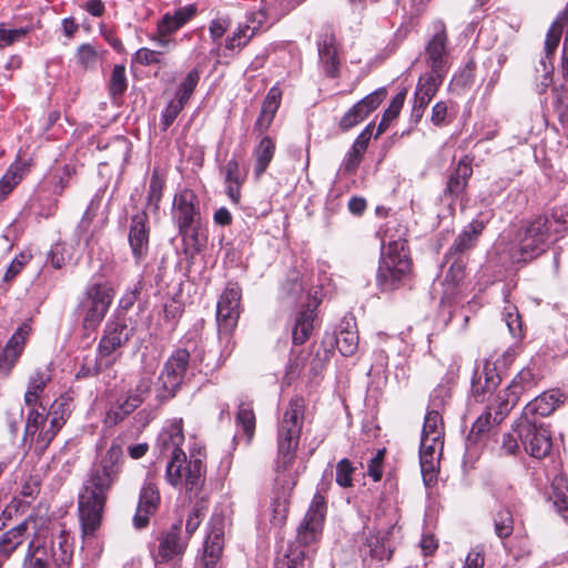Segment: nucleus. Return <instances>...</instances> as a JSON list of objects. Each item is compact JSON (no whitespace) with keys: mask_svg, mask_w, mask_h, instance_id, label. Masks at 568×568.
<instances>
[{"mask_svg":"<svg viewBox=\"0 0 568 568\" xmlns=\"http://www.w3.org/2000/svg\"><path fill=\"white\" fill-rule=\"evenodd\" d=\"M304 413V399L300 396L292 397L277 425V456L274 466V503L277 508H285L288 504L298 476L305 468L296 462Z\"/></svg>","mask_w":568,"mask_h":568,"instance_id":"obj_1","label":"nucleus"},{"mask_svg":"<svg viewBox=\"0 0 568 568\" xmlns=\"http://www.w3.org/2000/svg\"><path fill=\"white\" fill-rule=\"evenodd\" d=\"M121 470L122 449L118 445H112L87 474L78 496L83 535L93 536L100 527L108 496L119 480Z\"/></svg>","mask_w":568,"mask_h":568,"instance_id":"obj_2","label":"nucleus"},{"mask_svg":"<svg viewBox=\"0 0 568 568\" xmlns=\"http://www.w3.org/2000/svg\"><path fill=\"white\" fill-rule=\"evenodd\" d=\"M325 515V498L316 493L313 496L303 521L297 528L296 542L288 545L286 551L276 559L274 568L305 567L306 552L304 547L316 542L321 537Z\"/></svg>","mask_w":568,"mask_h":568,"instance_id":"obj_3","label":"nucleus"},{"mask_svg":"<svg viewBox=\"0 0 568 568\" xmlns=\"http://www.w3.org/2000/svg\"><path fill=\"white\" fill-rule=\"evenodd\" d=\"M205 455L201 450L179 454L171 457L166 465L165 478L168 483L183 493L190 500L200 496L205 483Z\"/></svg>","mask_w":568,"mask_h":568,"instance_id":"obj_4","label":"nucleus"},{"mask_svg":"<svg viewBox=\"0 0 568 568\" xmlns=\"http://www.w3.org/2000/svg\"><path fill=\"white\" fill-rule=\"evenodd\" d=\"M114 297L112 286L106 282L90 283L77 306L82 327L87 332L95 331L104 320Z\"/></svg>","mask_w":568,"mask_h":568,"instance_id":"obj_5","label":"nucleus"},{"mask_svg":"<svg viewBox=\"0 0 568 568\" xmlns=\"http://www.w3.org/2000/svg\"><path fill=\"white\" fill-rule=\"evenodd\" d=\"M403 240L389 241L379 261L376 283L383 292L396 290L410 271V260Z\"/></svg>","mask_w":568,"mask_h":568,"instance_id":"obj_6","label":"nucleus"},{"mask_svg":"<svg viewBox=\"0 0 568 568\" xmlns=\"http://www.w3.org/2000/svg\"><path fill=\"white\" fill-rule=\"evenodd\" d=\"M172 220L182 237L197 241L201 211L197 195L192 190L183 189L174 195Z\"/></svg>","mask_w":568,"mask_h":568,"instance_id":"obj_7","label":"nucleus"},{"mask_svg":"<svg viewBox=\"0 0 568 568\" xmlns=\"http://www.w3.org/2000/svg\"><path fill=\"white\" fill-rule=\"evenodd\" d=\"M63 427L61 415L50 419L43 413L31 408L28 413L24 438L29 439L30 447L38 456H42L51 442Z\"/></svg>","mask_w":568,"mask_h":568,"instance_id":"obj_8","label":"nucleus"},{"mask_svg":"<svg viewBox=\"0 0 568 568\" xmlns=\"http://www.w3.org/2000/svg\"><path fill=\"white\" fill-rule=\"evenodd\" d=\"M550 220L537 216L528 222L517 234V245L520 262H528L546 251L549 242Z\"/></svg>","mask_w":568,"mask_h":568,"instance_id":"obj_9","label":"nucleus"},{"mask_svg":"<svg viewBox=\"0 0 568 568\" xmlns=\"http://www.w3.org/2000/svg\"><path fill=\"white\" fill-rule=\"evenodd\" d=\"M537 374L527 366L513 378L511 383L495 394L496 414L494 420L501 423L514 408L519 397L537 385Z\"/></svg>","mask_w":568,"mask_h":568,"instance_id":"obj_10","label":"nucleus"},{"mask_svg":"<svg viewBox=\"0 0 568 568\" xmlns=\"http://www.w3.org/2000/svg\"><path fill=\"white\" fill-rule=\"evenodd\" d=\"M516 432L524 450L531 457L541 459L550 453L552 446L550 432L537 419L519 417Z\"/></svg>","mask_w":568,"mask_h":568,"instance_id":"obj_11","label":"nucleus"},{"mask_svg":"<svg viewBox=\"0 0 568 568\" xmlns=\"http://www.w3.org/2000/svg\"><path fill=\"white\" fill-rule=\"evenodd\" d=\"M195 358L191 359L189 351L178 348L165 362L159 376V385L162 398H171L180 388L189 366L195 364Z\"/></svg>","mask_w":568,"mask_h":568,"instance_id":"obj_12","label":"nucleus"},{"mask_svg":"<svg viewBox=\"0 0 568 568\" xmlns=\"http://www.w3.org/2000/svg\"><path fill=\"white\" fill-rule=\"evenodd\" d=\"M158 546L152 551L155 565L180 561L187 548V538L182 535L181 523L171 525L156 537Z\"/></svg>","mask_w":568,"mask_h":568,"instance_id":"obj_13","label":"nucleus"},{"mask_svg":"<svg viewBox=\"0 0 568 568\" xmlns=\"http://www.w3.org/2000/svg\"><path fill=\"white\" fill-rule=\"evenodd\" d=\"M241 288L229 284L219 298L216 322L220 338H227L237 325L240 317Z\"/></svg>","mask_w":568,"mask_h":568,"instance_id":"obj_14","label":"nucleus"},{"mask_svg":"<svg viewBox=\"0 0 568 568\" xmlns=\"http://www.w3.org/2000/svg\"><path fill=\"white\" fill-rule=\"evenodd\" d=\"M31 327L23 323L20 325L4 346H0V374L9 376L23 353Z\"/></svg>","mask_w":568,"mask_h":568,"instance_id":"obj_15","label":"nucleus"},{"mask_svg":"<svg viewBox=\"0 0 568 568\" xmlns=\"http://www.w3.org/2000/svg\"><path fill=\"white\" fill-rule=\"evenodd\" d=\"M434 31V36L425 47L426 63L432 70H440L446 72L448 58V37L445 23L442 20L435 21Z\"/></svg>","mask_w":568,"mask_h":568,"instance_id":"obj_16","label":"nucleus"},{"mask_svg":"<svg viewBox=\"0 0 568 568\" xmlns=\"http://www.w3.org/2000/svg\"><path fill=\"white\" fill-rule=\"evenodd\" d=\"M151 384L150 377H141L135 387L128 393L126 397L123 400L119 399L116 406L108 413V419L118 423L134 412L150 394Z\"/></svg>","mask_w":568,"mask_h":568,"instance_id":"obj_17","label":"nucleus"},{"mask_svg":"<svg viewBox=\"0 0 568 568\" xmlns=\"http://www.w3.org/2000/svg\"><path fill=\"white\" fill-rule=\"evenodd\" d=\"M134 328L123 320H110L104 327L103 336L99 343L101 356H110L118 348L122 347L132 337Z\"/></svg>","mask_w":568,"mask_h":568,"instance_id":"obj_18","label":"nucleus"},{"mask_svg":"<svg viewBox=\"0 0 568 568\" xmlns=\"http://www.w3.org/2000/svg\"><path fill=\"white\" fill-rule=\"evenodd\" d=\"M150 226L148 214L142 211L131 217L129 244L136 262L142 261L149 252Z\"/></svg>","mask_w":568,"mask_h":568,"instance_id":"obj_19","label":"nucleus"},{"mask_svg":"<svg viewBox=\"0 0 568 568\" xmlns=\"http://www.w3.org/2000/svg\"><path fill=\"white\" fill-rule=\"evenodd\" d=\"M562 33V27L559 20H556L549 28L545 40V57L539 61L536 67L537 80H540L541 85L547 87L551 82V74L554 65L551 63L552 55L558 48Z\"/></svg>","mask_w":568,"mask_h":568,"instance_id":"obj_20","label":"nucleus"},{"mask_svg":"<svg viewBox=\"0 0 568 568\" xmlns=\"http://www.w3.org/2000/svg\"><path fill=\"white\" fill-rule=\"evenodd\" d=\"M159 504L160 493L156 485L152 481H145L141 488L138 508L133 517L134 527L138 529L146 527Z\"/></svg>","mask_w":568,"mask_h":568,"instance_id":"obj_21","label":"nucleus"},{"mask_svg":"<svg viewBox=\"0 0 568 568\" xmlns=\"http://www.w3.org/2000/svg\"><path fill=\"white\" fill-rule=\"evenodd\" d=\"M321 65L326 75L335 78L339 71V54L335 34L331 30L321 33L317 41Z\"/></svg>","mask_w":568,"mask_h":568,"instance_id":"obj_22","label":"nucleus"},{"mask_svg":"<svg viewBox=\"0 0 568 568\" xmlns=\"http://www.w3.org/2000/svg\"><path fill=\"white\" fill-rule=\"evenodd\" d=\"M501 378L489 363L484 365L481 373H476L471 383V396L477 403H484L494 399V392L499 386Z\"/></svg>","mask_w":568,"mask_h":568,"instance_id":"obj_23","label":"nucleus"},{"mask_svg":"<svg viewBox=\"0 0 568 568\" xmlns=\"http://www.w3.org/2000/svg\"><path fill=\"white\" fill-rule=\"evenodd\" d=\"M485 229V223L480 220H473L469 224H467L463 231L458 234V236L453 242L448 252L445 255V258L452 257H460L473 250L479 236L481 235Z\"/></svg>","mask_w":568,"mask_h":568,"instance_id":"obj_24","label":"nucleus"},{"mask_svg":"<svg viewBox=\"0 0 568 568\" xmlns=\"http://www.w3.org/2000/svg\"><path fill=\"white\" fill-rule=\"evenodd\" d=\"M184 443L183 422L182 419H173L160 432L156 439V448L162 455H171L175 457L179 454H185L181 449Z\"/></svg>","mask_w":568,"mask_h":568,"instance_id":"obj_25","label":"nucleus"},{"mask_svg":"<svg viewBox=\"0 0 568 568\" xmlns=\"http://www.w3.org/2000/svg\"><path fill=\"white\" fill-rule=\"evenodd\" d=\"M564 398L565 395L559 390L544 392L525 406L520 417L537 419V416H548L564 402Z\"/></svg>","mask_w":568,"mask_h":568,"instance_id":"obj_26","label":"nucleus"},{"mask_svg":"<svg viewBox=\"0 0 568 568\" xmlns=\"http://www.w3.org/2000/svg\"><path fill=\"white\" fill-rule=\"evenodd\" d=\"M358 332L354 317H344L338 324L335 344L343 356H352L358 348Z\"/></svg>","mask_w":568,"mask_h":568,"instance_id":"obj_27","label":"nucleus"},{"mask_svg":"<svg viewBox=\"0 0 568 568\" xmlns=\"http://www.w3.org/2000/svg\"><path fill=\"white\" fill-rule=\"evenodd\" d=\"M52 379L51 364L37 367L30 375L27 390L24 394V403L27 406H34L44 392L48 383Z\"/></svg>","mask_w":568,"mask_h":568,"instance_id":"obj_28","label":"nucleus"},{"mask_svg":"<svg viewBox=\"0 0 568 568\" xmlns=\"http://www.w3.org/2000/svg\"><path fill=\"white\" fill-rule=\"evenodd\" d=\"M282 90L278 87H272L262 104L260 115L255 122L254 130L263 133L271 126L274 116L281 105Z\"/></svg>","mask_w":568,"mask_h":568,"instance_id":"obj_29","label":"nucleus"},{"mask_svg":"<svg viewBox=\"0 0 568 568\" xmlns=\"http://www.w3.org/2000/svg\"><path fill=\"white\" fill-rule=\"evenodd\" d=\"M471 174L473 168L469 160L466 156L462 158L448 178L445 194L453 199L462 195L467 187Z\"/></svg>","mask_w":568,"mask_h":568,"instance_id":"obj_30","label":"nucleus"},{"mask_svg":"<svg viewBox=\"0 0 568 568\" xmlns=\"http://www.w3.org/2000/svg\"><path fill=\"white\" fill-rule=\"evenodd\" d=\"M444 392L443 388L435 389L434 394L432 395V404L434 408L428 409L423 425L422 430V437H432L435 438H443L444 439V422L443 417L439 414V412L436 409L439 405L443 404V400L440 403H436L437 393Z\"/></svg>","mask_w":568,"mask_h":568,"instance_id":"obj_31","label":"nucleus"},{"mask_svg":"<svg viewBox=\"0 0 568 568\" xmlns=\"http://www.w3.org/2000/svg\"><path fill=\"white\" fill-rule=\"evenodd\" d=\"M73 550L69 541V536L61 531L51 541V555L49 561L52 560L55 568H69L72 561Z\"/></svg>","mask_w":568,"mask_h":568,"instance_id":"obj_32","label":"nucleus"},{"mask_svg":"<svg viewBox=\"0 0 568 568\" xmlns=\"http://www.w3.org/2000/svg\"><path fill=\"white\" fill-rule=\"evenodd\" d=\"M314 318L315 308L307 306L306 308L297 312L292 332L294 344L302 345L310 338L313 331Z\"/></svg>","mask_w":568,"mask_h":568,"instance_id":"obj_33","label":"nucleus"},{"mask_svg":"<svg viewBox=\"0 0 568 568\" xmlns=\"http://www.w3.org/2000/svg\"><path fill=\"white\" fill-rule=\"evenodd\" d=\"M29 520L26 519L16 527L0 536V557L8 559L11 554L22 545L28 530Z\"/></svg>","mask_w":568,"mask_h":568,"instance_id":"obj_34","label":"nucleus"},{"mask_svg":"<svg viewBox=\"0 0 568 568\" xmlns=\"http://www.w3.org/2000/svg\"><path fill=\"white\" fill-rule=\"evenodd\" d=\"M29 164L26 161H17L9 166L0 180V202L6 200L13 189L21 182L28 172Z\"/></svg>","mask_w":568,"mask_h":568,"instance_id":"obj_35","label":"nucleus"},{"mask_svg":"<svg viewBox=\"0 0 568 568\" xmlns=\"http://www.w3.org/2000/svg\"><path fill=\"white\" fill-rule=\"evenodd\" d=\"M275 153V143L270 136H264L254 149V174L260 178L267 169Z\"/></svg>","mask_w":568,"mask_h":568,"instance_id":"obj_36","label":"nucleus"},{"mask_svg":"<svg viewBox=\"0 0 568 568\" xmlns=\"http://www.w3.org/2000/svg\"><path fill=\"white\" fill-rule=\"evenodd\" d=\"M495 414L496 400L494 398L486 407V410L481 413L473 424L469 437L476 440L480 436L489 432L491 427L499 425L500 423L494 420Z\"/></svg>","mask_w":568,"mask_h":568,"instance_id":"obj_37","label":"nucleus"},{"mask_svg":"<svg viewBox=\"0 0 568 568\" xmlns=\"http://www.w3.org/2000/svg\"><path fill=\"white\" fill-rule=\"evenodd\" d=\"M236 425L245 434L247 444L251 443L255 433V414L251 404L244 402L239 404Z\"/></svg>","mask_w":568,"mask_h":568,"instance_id":"obj_38","label":"nucleus"},{"mask_svg":"<svg viewBox=\"0 0 568 568\" xmlns=\"http://www.w3.org/2000/svg\"><path fill=\"white\" fill-rule=\"evenodd\" d=\"M445 71L440 70H432L420 75L416 91L420 92L424 95L432 97L436 94L439 87L443 83L445 78Z\"/></svg>","mask_w":568,"mask_h":568,"instance_id":"obj_39","label":"nucleus"},{"mask_svg":"<svg viewBox=\"0 0 568 568\" xmlns=\"http://www.w3.org/2000/svg\"><path fill=\"white\" fill-rule=\"evenodd\" d=\"M494 530L496 536L504 540L508 538L514 531L513 514L507 508H501L493 516Z\"/></svg>","mask_w":568,"mask_h":568,"instance_id":"obj_40","label":"nucleus"},{"mask_svg":"<svg viewBox=\"0 0 568 568\" xmlns=\"http://www.w3.org/2000/svg\"><path fill=\"white\" fill-rule=\"evenodd\" d=\"M440 456L442 454L439 453L430 452H426V454H419L420 471L426 485H429L434 479H436Z\"/></svg>","mask_w":568,"mask_h":568,"instance_id":"obj_41","label":"nucleus"},{"mask_svg":"<svg viewBox=\"0 0 568 568\" xmlns=\"http://www.w3.org/2000/svg\"><path fill=\"white\" fill-rule=\"evenodd\" d=\"M163 187H164L163 178L160 175L158 170H153L151 179H150L146 204L149 207H152L154 211H158L160 207Z\"/></svg>","mask_w":568,"mask_h":568,"instance_id":"obj_42","label":"nucleus"},{"mask_svg":"<svg viewBox=\"0 0 568 568\" xmlns=\"http://www.w3.org/2000/svg\"><path fill=\"white\" fill-rule=\"evenodd\" d=\"M199 81L200 72L195 69L191 70L179 85L176 101L185 104L193 94Z\"/></svg>","mask_w":568,"mask_h":568,"instance_id":"obj_43","label":"nucleus"},{"mask_svg":"<svg viewBox=\"0 0 568 568\" xmlns=\"http://www.w3.org/2000/svg\"><path fill=\"white\" fill-rule=\"evenodd\" d=\"M206 508L204 506L203 499L195 503L193 506L191 513L189 514L185 523V536L184 538H187V540L191 538V536L196 531L200 524L205 517Z\"/></svg>","mask_w":568,"mask_h":568,"instance_id":"obj_44","label":"nucleus"},{"mask_svg":"<svg viewBox=\"0 0 568 568\" xmlns=\"http://www.w3.org/2000/svg\"><path fill=\"white\" fill-rule=\"evenodd\" d=\"M74 173V166L70 164H65L62 169L58 170L52 178V192L61 195L64 189L69 186Z\"/></svg>","mask_w":568,"mask_h":568,"instance_id":"obj_45","label":"nucleus"},{"mask_svg":"<svg viewBox=\"0 0 568 568\" xmlns=\"http://www.w3.org/2000/svg\"><path fill=\"white\" fill-rule=\"evenodd\" d=\"M126 77H125V68L124 65L116 64L114 65L110 79V93L115 95H122L126 90Z\"/></svg>","mask_w":568,"mask_h":568,"instance_id":"obj_46","label":"nucleus"},{"mask_svg":"<svg viewBox=\"0 0 568 568\" xmlns=\"http://www.w3.org/2000/svg\"><path fill=\"white\" fill-rule=\"evenodd\" d=\"M366 546L369 548V554L373 558L377 560L389 558L388 550L384 544V536H381L379 532H371L366 538Z\"/></svg>","mask_w":568,"mask_h":568,"instance_id":"obj_47","label":"nucleus"},{"mask_svg":"<svg viewBox=\"0 0 568 568\" xmlns=\"http://www.w3.org/2000/svg\"><path fill=\"white\" fill-rule=\"evenodd\" d=\"M387 95V90L385 88H379L374 92L369 93L356 104L365 112L368 116L371 112L378 108V105L384 101Z\"/></svg>","mask_w":568,"mask_h":568,"instance_id":"obj_48","label":"nucleus"},{"mask_svg":"<svg viewBox=\"0 0 568 568\" xmlns=\"http://www.w3.org/2000/svg\"><path fill=\"white\" fill-rule=\"evenodd\" d=\"M70 413V397L68 395H62L52 403L49 412L44 414V416L51 420L52 417L61 415L64 425Z\"/></svg>","mask_w":568,"mask_h":568,"instance_id":"obj_49","label":"nucleus"},{"mask_svg":"<svg viewBox=\"0 0 568 568\" xmlns=\"http://www.w3.org/2000/svg\"><path fill=\"white\" fill-rule=\"evenodd\" d=\"M27 34L24 28L8 29L4 23H0V49L12 45L20 41Z\"/></svg>","mask_w":568,"mask_h":568,"instance_id":"obj_50","label":"nucleus"},{"mask_svg":"<svg viewBox=\"0 0 568 568\" xmlns=\"http://www.w3.org/2000/svg\"><path fill=\"white\" fill-rule=\"evenodd\" d=\"M31 260V254L29 253H20L19 255H17L12 261L11 263L9 264V266L7 267V271L4 273V276H3V281L9 283L11 282L12 280H14V277L20 274V272L23 270V267L30 262Z\"/></svg>","mask_w":568,"mask_h":568,"instance_id":"obj_51","label":"nucleus"},{"mask_svg":"<svg viewBox=\"0 0 568 568\" xmlns=\"http://www.w3.org/2000/svg\"><path fill=\"white\" fill-rule=\"evenodd\" d=\"M367 115L365 114L362 109L357 104H354L341 119L339 121V128L343 131H347L358 123H361L363 120H365Z\"/></svg>","mask_w":568,"mask_h":568,"instance_id":"obj_52","label":"nucleus"},{"mask_svg":"<svg viewBox=\"0 0 568 568\" xmlns=\"http://www.w3.org/2000/svg\"><path fill=\"white\" fill-rule=\"evenodd\" d=\"M33 544L31 542L29 545V552L27 555V558H30V566L29 568H49V556L47 554V550L44 547H36V549L32 551Z\"/></svg>","mask_w":568,"mask_h":568,"instance_id":"obj_53","label":"nucleus"},{"mask_svg":"<svg viewBox=\"0 0 568 568\" xmlns=\"http://www.w3.org/2000/svg\"><path fill=\"white\" fill-rule=\"evenodd\" d=\"M517 428V420L513 424L511 430L509 433H506L503 437V444L501 448L505 450L506 454L515 455L520 450L521 444L520 439L518 438V432H516Z\"/></svg>","mask_w":568,"mask_h":568,"instance_id":"obj_54","label":"nucleus"},{"mask_svg":"<svg viewBox=\"0 0 568 568\" xmlns=\"http://www.w3.org/2000/svg\"><path fill=\"white\" fill-rule=\"evenodd\" d=\"M354 468L352 467L349 460L344 458L338 462L336 466V483L341 487H351L352 486V474Z\"/></svg>","mask_w":568,"mask_h":568,"instance_id":"obj_55","label":"nucleus"},{"mask_svg":"<svg viewBox=\"0 0 568 568\" xmlns=\"http://www.w3.org/2000/svg\"><path fill=\"white\" fill-rule=\"evenodd\" d=\"M184 104L176 100L171 101L164 111L162 112L161 126L163 131H166L169 126L174 122L179 113L183 110Z\"/></svg>","mask_w":568,"mask_h":568,"instance_id":"obj_56","label":"nucleus"},{"mask_svg":"<svg viewBox=\"0 0 568 568\" xmlns=\"http://www.w3.org/2000/svg\"><path fill=\"white\" fill-rule=\"evenodd\" d=\"M142 288V281H138L131 287H129L128 291L120 298V307L124 311L130 310L133 306V304L139 300Z\"/></svg>","mask_w":568,"mask_h":568,"instance_id":"obj_57","label":"nucleus"},{"mask_svg":"<svg viewBox=\"0 0 568 568\" xmlns=\"http://www.w3.org/2000/svg\"><path fill=\"white\" fill-rule=\"evenodd\" d=\"M253 36V31H251L246 24L240 26L237 31H235L233 36L227 39L226 47L232 50L235 48H241L245 45Z\"/></svg>","mask_w":568,"mask_h":568,"instance_id":"obj_58","label":"nucleus"},{"mask_svg":"<svg viewBox=\"0 0 568 568\" xmlns=\"http://www.w3.org/2000/svg\"><path fill=\"white\" fill-rule=\"evenodd\" d=\"M77 58L82 67L90 68L97 63L98 54L92 45L82 44L78 48Z\"/></svg>","mask_w":568,"mask_h":568,"instance_id":"obj_59","label":"nucleus"},{"mask_svg":"<svg viewBox=\"0 0 568 568\" xmlns=\"http://www.w3.org/2000/svg\"><path fill=\"white\" fill-rule=\"evenodd\" d=\"M182 26L173 14L166 13L158 22V33L161 37H168L179 30Z\"/></svg>","mask_w":568,"mask_h":568,"instance_id":"obj_60","label":"nucleus"},{"mask_svg":"<svg viewBox=\"0 0 568 568\" xmlns=\"http://www.w3.org/2000/svg\"><path fill=\"white\" fill-rule=\"evenodd\" d=\"M161 53L162 52L160 51L151 50L148 48H141L135 52L133 57V62H136L142 65L155 64L160 62Z\"/></svg>","mask_w":568,"mask_h":568,"instance_id":"obj_61","label":"nucleus"},{"mask_svg":"<svg viewBox=\"0 0 568 568\" xmlns=\"http://www.w3.org/2000/svg\"><path fill=\"white\" fill-rule=\"evenodd\" d=\"M446 261L450 262V266L447 272L446 278L450 280L454 283H458L464 276L465 264H464L463 258L452 257V258H446Z\"/></svg>","mask_w":568,"mask_h":568,"instance_id":"obj_62","label":"nucleus"},{"mask_svg":"<svg viewBox=\"0 0 568 568\" xmlns=\"http://www.w3.org/2000/svg\"><path fill=\"white\" fill-rule=\"evenodd\" d=\"M550 220L557 225L555 232L568 230V206L552 209Z\"/></svg>","mask_w":568,"mask_h":568,"instance_id":"obj_63","label":"nucleus"},{"mask_svg":"<svg viewBox=\"0 0 568 568\" xmlns=\"http://www.w3.org/2000/svg\"><path fill=\"white\" fill-rule=\"evenodd\" d=\"M484 550L480 549L479 547H476L468 552L463 568H484Z\"/></svg>","mask_w":568,"mask_h":568,"instance_id":"obj_64","label":"nucleus"}]
</instances>
